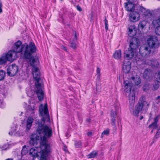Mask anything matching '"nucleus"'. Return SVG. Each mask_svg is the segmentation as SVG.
<instances>
[{
    "instance_id": "nucleus-39",
    "label": "nucleus",
    "mask_w": 160,
    "mask_h": 160,
    "mask_svg": "<svg viewBox=\"0 0 160 160\" xmlns=\"http://www.w3.org/2000/svg\"><path fill=\"white\" fill-rule=\"evenodd\" d=\"M104 22L105 23V29L106 31L108 30V20L105 18V20H104Z\"/></svg>"
},
{
    "instance_id": "nucleus-16",
    "label": "nucleus",
    "mask_w": 160,
    "mask_h": 160,
    "mask_svg": "<svg viewBox=\"0 0 160 160\" xmlns=\"http://www.w3.org/2000/svg\"><path fill=\"white\" fill-rule=\"evenodd\" d=\"M146 63L148 65L151 66L152 68L158 67L159 65V63L157 60L151 59L147 60Z\"/></svg>"
},
{
    "instance_id": "nucleus-11",
    "label": "nucleus",
    "mask_w": 160,
    "mask_h": 160,
    "mask_svg": "<svg viewBox=\"0 0 160 160\" xmlns=\"http://www.w3.org/2000/svg\"><path fill=\"white\" fill-rule=\"evenodd\" d=\"M128 77V78L130 80L132 83H134L135 85H138L141 83V79L139 77L136 76L135 77L133 76L131 73H129Z\"/></svg>"
},
{
    "instance_id": "nucleus-24",
    "label": "nucleus",
    "mask_w": 160,
    "mask_h": 160,
    "mask_svg": "<svg viewBox=\"0 0 160 160\" xmlns=\"http://www.w3.org/2000/svg\"><path fill=\"white\" fill-rule=\"evenodd\" d=\"M113 57L116 59H119L121 57V53L120 50L116 51L113 54Z\"/></svg>"
},
{
    "instance_id": "nucleus-31",
    "label": "nucleus",
    "mask_w": 160,
    "mask_h": 160,
    "mask_svg": "<svg viewBox=\"0 0 160 160\" xmlns=\"http://www.w3.org/2000/svg\"><path fill=\"white\" fill-rule=\"evenodd\" d=\"M116 119L115 118H111V123L112 126H113V129L114 131H116L117 130V128L116 126L115 123Z\"/></svg>"
},
{
    "instance_id": "nucleus-43",
    "label": "nucleus",
    "mask_w": 160,
    "mask_h": 160,
    "mask_svg": "<svg viewBox=\"0 0 160 160\" xmlns=\"http://www.w3.org/2000/svg\"><path fill=\"white\" fill-rule=\"evenodd\" d=\"M156 103H158L160 102V96H158L156 99Z\"/></svg>"
},
{
    "instance_id": "nucleus-49",
    "label": "nucleus",
    "mask_w": 160,
    "mask_h": 160,
    "mask_svg": "<svg viewBox=\"0 0 160 160\" xmlns=\"http://www.w3.org/2000/svg\"><path fill=\"white\" fill-rule=\"evenodd\" d=\"M92 133L91 132H88L87 133V135L89 136H90L92 135Z\"/></svg>"
},
{
    "instance_id": "nucleus-29",
    "label": "nucleus",
    "mask_w": 160,
    "mask_h": 160,
    "mask_svg": "<svg viewBox=\"0 0 160 160\" xmlns=\"http://www.w3.org/2000/svg\"><path fill=\"white\" fill-rule=\"evenodd\" d=\"M28 152V150L27 148L25 146H24L23 147V148L21 151V154L22 156L25 155Z\"/></svg>"
},
{
    "instance_id": "nucleus-2",
    "label": "nucleus",
    "mask_w": 160,
    "mask_h": 160,
    "mask_svg": "<svg viewBox=\"0 0 160 160\" xmlns=\"http://www.w3.org/2000/svg\"><path fill=\"white\" fill-rule=\"evenodd\" d=\"M37 134H32L30 137V144L32 146L37 145L38 142H40L41 145L40 160H46V156L49 151V145L47 144V138L52 136V132L51 128L46 125L44 126L41 122L36 123Z\"/></svg>"
},
{
    "instance_id": "nucleus-57",
    "label": "nucleus",
    "mask_w": 160,
    "mask_h": 160,
    "mask_svg": "<svg viewBox=\"0 0 160 160\" xmlns=\"http://www.w3.org/2000/svg\"><path fill=\"white\" fill-rule=\"evenodd\" d=\"M68 134H66V137H68Z\"/></svg>"
},
{
    "instance_id": "nucleus-53",
    "label": "nucleus",
    "mask_w": 160,
    "mask_h": 160,
    "mask_svg": "<svg viewBox=\"0 0 160 160\" xmlns=\"http://www.w3.org/2000/svg\"><path fill=\"white\" fill-rule=\"evenodd\" d=\"M5 160H13V159L11 158H8L7 159H6Z\"/></svg>"
},
{
    "instance_id": "nucleus-5",
    "label": "nucleus",
    "mask_w": 160,
    "mask_h": 160,
    "mask_svg": "<svg viewBox=\"0 0 160 160\" xmlns=\"http://www.w3.org/2000/svg\"><path fill=\"white\" fill-rule=\"evenodd\" d=\"M129 101L130 103V113L135 116H138L139 113L142 109L140 104H137L135 106V109H133V108L135 102V94L133 92H131L130 93L129 97Z\"/></svg>"
},
{
    "instance_id": "nucleus-13",
    "label": "nucleus",
    "mask_w": 160,
    "mask_h": 160,
    "mask_svg": "<svg viewBox=\"0 0 160 160\" xmlns=\"http://www.w3.org/2000/svg\"><path fill=\"white\" fill-rule=\"evenodd\" d=\"M137 13H138L139 15V14H143L145 16L148 15L149 14H151L149 11L146 10V8L142 7H138L135 9Z\"/></svg>"
},
{
    "instance_id": "nucleus-28",
    "label": "nucleus",
    "mask_w": 160,
    "mask_h": 160,
    "mask_svg": "<svg viewBox=\"0 0 160 160\" xmlns=\"http://www.w3.org/2000/svg\"><path fill=\"white\" fill-rule=\"evenodd\" d=\"M143 90L144 91L147 92L149 91L150 88V85L148 83H146L143 86Z\"/></svg>"
},
{
    "instance_id": "nucleus-59",
    "label": "nucleus",
    "mask_w": 160,
    "mask_h": 160,
    "mask_svg": "<svg viewBox=\"0 0 160 160\" xmlns=\"http://www.w3.org/2000/svg\"><path fill=\"white\" fill-rule=\"evenodd\" d=\"M159 10L160 11V8L159 9Z\"/></svg>"
},
{
    "instance_id": "nucleus-45",
    "label": "nucleus",
    "mask_w": 160,
    "mask_h": 160,
    "mask_svg": "<svg viewBox=\"0 0 160 160\" xmlns=\"http://www.w3.org/2000/svg\"><path fill=\"white\" fill-rule=\"evenodd\" d=\"M2 4L1 2H0V13H2Z\"/></svg>"
},
{
    "instance_id": "nucleus-35",
    "label": "nucleus",
    "mask_w": 160,
    "mask_h": 160,
    "mask_svg": "<svg viewBox=\"0 0 160 160\" xmlns=\"http://www.w3.org/2000/svg\"><path fill=\"white\" fill-rule=\"evenodd\" d=\"M75 146L76 148H78L81 146V142L80 141H76L75 142Z\"/></svg>"
},
{
    "instance_id": "nucleus-32",
    "label": "nucleus",
    "mask_w": 160,
    "mask_h": 160,
    "mask_svg": "<svg viewBox=\"0 0 160 160\" xmlns=\"http://www.w3.org/2000/svg\"><path fill=\"white\" fill-rule=\"evenodd\" d=\"M5 75V72L2 70L0 71V81L3 80Z\"/></svg>"
},
{
    "instance_id": "nucleus-54",
    "label": "nucleus",
    "mask_w": 160,
    "mask_h": 160,
    "mask_svg": "<svg viewBox=\"0 0 160 160\" xmlns=\"http://www.w3.org/2000/svg\"><path fill=\"white\" fill-rule=\"evenodd\" d=\"M143 118V117L142 116H140V120H142Z\"/></svg>"
},
{
    "instance_id": "nucleus-51",
    "label": "nucleus",
    "mask_w": 160,
    "mask_h": 160,
    "mask_svg": "<svg viewBox=\"0 0 160 160\" xmlns=\"http://www.w3.org/2000/svg\"><path fill=\"white\" fill-rule=\"evenodd\" d=\"M48 108V107H47V104H45L44 105V107L43 108Z\"/></svg>"
},
{
    "instance_id": "nucleus-18",
    "label": "nucleus",
    "mask_w": 160,
    "mask_h": 160,
    "mask_svg": "<svg viewBox=\"0 0 160 160\" xmlns=\"http://www.w3.org/2000/svg\"><path fill=\"white\" fill-rule=\"evenodd\" d=\"M33 121V118L32 117L29 116L28 118L26 121V128L27 129H30Z\"/></svg>"
},
{
    "instance_id": "nucleus-40",
    "label": "nucleus",
    "mask_w": 160,
    "mask_h": 160,
    "mask_svg": "<svg viewBox=\"0 0 160 160\" xmlns=\"http://www.w3.org/2000/svg\"><path fill=\"white\" fill-rule=\"evenodd\" d=\"M101 87L96 84V91L97 93H98L101 91Z\"/></svg>"
},
{
    "instance_id": "nucleus-20",
    "label": "nucleus",
    "mask_w": 160,
    "mask_h": 160,
    "mask_svg": "<svg viewBox=\"0 0 160 160\" xmlns=\"http://www.w3.org/2000/svg\"><path fill=\"white\" fill-rule=\"evenodd\" d=\"M124 89L125 91L127 92H129L131 91V86L128 81H125L124 82Z\"/></svg>"
},
{
    "instance_id": "nucleus-30",
    "label": "nucleus",
    "mask_w": 160,
    "mask_h": 160,
    "mask_svg": "<svg viewBox=\"0 0 160 160\" xmlns=\"http://www.w3.org/2000/svg\"><path fill=\"white\" fill-rule=\"evenodd\" d=\"M28 112H30L31 114H33L34 113L35 108L33 106H31L29 105L27 107Z\"/></svg>"
},
{
    "instance_id": "nucleus-4",
    "label": "nucleus",
    "mask_w": 160,
    "mask_h": 160,
    "mask_svg": "<svg viewBox=\"0 0 160 160\" xmlns=\"http://www.w3.org/2000/svg\"><path fill=\"white\" fill-rule=\"evenodd\" d=\"M18 42H20L21 43V45H20L21 46L24 44V43L22 44V42L20 40H18L16 42L14 45L13 50L9 51L7 54L2 55L0 58V65L5 64L7 61L11 62H12L16 57L17 53H20L21 56L23 58V56L22 55V52H18L15 50V48H16L17 46L16 44Z\"/></svg>"
},
{
    "instance_id": "nucleus-33",
    "label": "nucleus",
    "mask_w": 160,
    "mask_h": 160,
    "mask_svg": "<svg viewBox=\"0 0 160 160\" xmlns=\"http://www.w3.org/2000/svg\"><path fill=\"white\" fill-rule=\"evenodd\" d=\"M30 154L32 155L33 156H35L36 153L35 149L34 148H32L29 151Z\"/></svg>"
},
{
    "instance_id": "nucleus-9",
    "label": "nucleus",
    "mask_w": 160,
    "mask_h": 160,
    "mask_svg": "<svg viewBox=\"0 0 160 160\" xmlns=\"http://www.w3.org/2000/svg\"><path fill=\"white\" fill-rule=\"evenodd\" d=\"M139 104L141 106L142 110L147 109L149 105V102L148 101H146L145 97L143 96L140 98L139 101L137 104Z\"/></svg>"
},
{
    "instance_id": "nucleus-58",
    "label": "nucleus",
    "mask_w": 160,
    "mask_h": 160,
    "mask_svg": "<svg viewBox=\"0 0 160 160\" xmlns=\"http://www.w3.org/2000/svg\"><path fill=\"white\" fill-rule=\"evenodd\" d=\"M153 132V130H152V131H151V132L152 133V132Z\"/></svg>"
},
{
    "instance_id": "nucleus-19",
    "label": "nucleus",
    "mask_w": 160,
    "mask_h": 160,
    "mask_svg": "<svg viewBox=\"0 0 160 160\" xmlns=\"http://www.w3.org/2000/svg\"><path fill=\"white\" fill-rule=\"evenodd\" d=\"M115 112L113 110H111L110 112V116L111 118H115L116 117L117 114L118 112L120 109V108L119 105H116L115 106Z\"/></svg>"
},
{
    "instance_id": "nucleus-52",
    "label": "nucleus",
    "mask_w": 160,
    "mask_h": 160,
    "mask_svg": "<svg viewBox=\"0 0 160 160\" xmlns=\"http://www.w3.org/2000/svg\"><path fill=\"white\" fill-rule=\"evenodd\" d=\"M13 132H9V134L11 135H12L13 134Z\"/></svg>"
},
{
    "instance_id": "nucleus-42",
    "label": "nucleus",
    "mask_w": 160,
    "mask_h": 160,
    "mask_svg": "<svg viewBox=\"0 0 160 160\" xmlns=\"http://www.w3.org/2000/svg\"><path fill=\"white\" fill-rule=\"evenodd\" d=\"M100 69L98 68H97V75H100Z\"/></svg>"
},
{
    "instance_id": "nucleus-34",
    "label": "nucleus",
    "mask_w": 160,
    "mask_h": 160,
    "mask_svg": "<svg viewBox=\"0 0 160 160\" xmlns=\"http://www.w3.org/2000/svg\"><path fill=\"white\" fill-rule=\"evenodd\" d=\"M109 129H107L104 130L102 133L101 136L102 138L104 135H108L109 133Z\"/></svg>"
},
{
    "instance_id": "nucleus-10",
    "label": "nucleus",
    "mask_w": 160,
    "mask_h": 160,
    "mask_svg": "<svg viewBox=\"0 0 160 160\" xmlns=\"http://www.w3.org/2000/svg\"><path fill=\"white\" fill-rule=\"evenodd\" d=\"M143 77L144 79L147 80H150L153 77L152 71L149 68L146 69L143 72Z\"/></svg>"
},
{
    "instance_id": "nucleus-27",
    "label": "nucleus",
    "mask_w": 160,
    "mask_h": 160,
    "mask_svg": "<svg viewBox=\"0 0 160 160\" xmlns=\"http://www.w3.org/2000/svg\"><path fill=\"white\" fill-rule=\"evenodd\" d=\"M98 154V151H93L88 155V158H94Z\"/></svg>"
},
{
    "instance_id": "nucleus-22",
    "label": "nucleus",
    "mask_w": 160,
    "mask_h": 160,
    "mask_svg": "<svg viewBox=\"0 0 160 160\" xmlns=\"http://www.w3.org/2000/svg\"><path fill=\"white\" fill-rule=\"evenodd\" d=\"M39 111L41 115L43 114V112L44 114L46 115L47 118L49 119V116L48 114V108H39Z\"/></svg>"
},
{
    "instance_id": "nucleus-7",
    "label": "nucleus",
    "mask_w": 160,
    "mask_h": 160,
    "mask_svg": "<svg viewBox=\"0 0 160 160\" xmlns=\"http://www.w3.org/2000/svg\"><path fill=\"white\" fill-rule=\"evenodd\" d=\"M18 67L15 64L10 65L7 69V74L10 76H15L18 72Z\"/></svg>"
},
{
    "instance_id": "nucleus-25",
    "label": "nucleus",
    "mask_w": 160,
    "mask_h": 160,
    "mask_svg": "<svg viewBox=\"0 0 160 160\" xmlns=\"http://www.w3.org/2000/svg\"><path fill=\"white\" fill-rule=\"evenodd\" d=\"M152 24L154 27L156 25L160 26V15L157 18L152 21Z\"/></svg>"
},
{
    "instance_id": "nucleus-55",
    "label": "nucleus",
    "mask_w": 160,
    "mask_h": 160,
    "mask_svg": "<svg viewBox=\"0 0 160 160\" xmlns=\"http://www.w3.org/2000/svg\"><path fill=\"white\" fill-rule=\"evenodd\" d=\"M42 120L43 121V122H45V120L44 119V118H43L42 119Z\"/></svg>"
},
{
    "instance_id": "nucleus-47",
    "label": "nucleus",
    "mask_w": 160,
    "mask_h": 160,
    "mask_svg": "<svg viewBox=\"0 0 160 160\" xmlns=\"http://www.w3.org/2000/svg\"><path fill=\"white\" fill-rule=\"evenodd\" d=\"M97 82H99L100 80V75H97Z\"/></svg>"
},
{
    "instance_id": "nucleus-36",
    "label": "nucleus",
    "mask_w": 160,
    "mask_h": 160,
    "mask_svg": "<svg viewBox=\"0 0 160 160\" xmlns=\"http://www.w3.org/2000/svg\"><path fill=\"white\" fill-rule=\"evenodd\" d=\"M155 31L156 34L158 35H160V26L157 27Z\"/></svg>"
},
{
    "instance_id": "nucleus-41",
    "label": "nucleus",
    "mask_w": 160,
    "mask_h": 160,
    "mask_svg": "<svg viewBox=\"0 0 160 160\" xmlns=\"http://www.w3.org/2000/svg\"><path fill=\"white\" fill-rule=\"evenodd\" d=\"M71 47L72 48H75L76 47V43L74 42H72L71 43Z\"/></svg>"
},
{
    "instance_id": "nucleus-8",
    "label": "nucleus",
    "mask_w": 160,
    "mask_h": 160,
    "mask_svg": "<svg viewBox=\"0 0 160 160\" xmlns=\"http://www.w3.org/2000/svg\"><path fill=\"white\" fill-rule=\"evenodd\" d=\"M151 50L150 48L146 45L141 46L139 48V53L142 57H145L150 53Z\"/></svg>"
},
{
    "instance_id": "nucleus-15",
    "label": "nucleus",
    "mask_w": 160,
    "mask_h": 160,
    "mask_svg": "<svg viewBox=\"0 0 160 160\" xmlns=\"http://www.w3.org/2000/svg\"><path fill=\"white\" fill-rule=\"evenodd\" d=\"M125 8L128 11L131 12H132L136 11L135 9L134 5L132 3L128 2V3H125Z\"/></svg>"
},
{
    "instance_id": "nucleus-48",
    "label": "nucleus",
    "mask_w": 160,
    "mask_h": 160,
    "mask_svg": "<svg viewBox=\"0 0 160 160\" xmlns=\"http://www.w3.org/2000/svg\"><path fill=\"white\" fill-rule=\"evenodd\" d=\"M86 121L87 122L90 123L91 122V119L89 118L86 119Z\"/></svg>"
},
{
    "instance_id": "nucleus-3",
    "label": "nucleus",
    "mask_w": 160,
    "mask_h": 160,
    "mask_svg": "<svg viewBox=\"0 0 160 160\" xmlns=\"http://www.w3.org/2000/svg\"><path fill=\"white\" fill-rule=\"evenodd\" d=\"M139 41L136 38H132L130 41L129 48L124 53V58L126 60H130L134 56V52L139 46Z\"/></svg>"
},
{
    "instance_id": "nucleus-60",
    "label": "nucleus",
    "mask_w": 160,
    "mask_h": 160,
    "mask_svg": "<svg viewBox=\"0 0 160 160\" xmlns=\"http://www.w3.org/2000/svg\"><path fill=\"white\" fill-rule=\"evenodd\" d=\"M61 1H62V0H61Z\"/></svg>"
},
{
    "instance_id": "nucleus-17",
    "label": "nucleus",
    "mask_w": 160,
    "mask_h": 160,
    "mask_svg": "<svg viewBox=\"0 0 160 160\" xmlns=\"http://www.w3.org/2000/svg\"><path fill=\"white\" fill-rule=\"evenodd\" d=\"M159 116H157L154 118V122L149 125V128H152L153 129H155L158 128V125L157 123L159 119Z\"/></svg>"
},
{
    "instance_id": "nucleus-50",
    "label": "nucleus",
    "mask_w": 160,
    "mask_h": 160,
    "mask_svg": "<svg viewBox=\"0 0 160 160\" xmlns=\"http://www.w3.org/2000/svg\"><path fill=\"white\" fill-rule=\"evenodd\" d=\"M74 37H75V39H76L77 38V36L76 32H74Z\"/></svg>"
},
{
    "instance_id": "nucleus-12",
    "label": "nucleus",
    "mask_w": 160,
    "mask_h": 160,
    "mask_svg": "<svg viewBox=\"0 0 160 160\" xmlns=\"http://www.w3.org/2000/svg\"><path fill=\"white\" fill-rule=\"evenodd\" d=\"M127 61H124L123 65L122 66V70L125 73H128L129 72L131 68L130 62L128 61L129 60H127Z\"/></svg>"
},
{
    "instance_id": "nucleus-21",
    "label": "nucleus",
    "mask_w": 160,
    "mask_h": 160,
    "mask_svg": "<svg viewBox=\"0 0 160 160\" xmlns=\"http://www.w3.org/2000/svg\"><path fill=\"white\" fill-rule=\"evenodd\" d=\"M160 137V125L159 127L158 128L157 132L154 136V138H153L152 142L151 143V145H152L156 141V139L159 138Z\"/></svg>"
},
{
    "instance_id": "nucleus-6",
    "label": "nucleus",
    "mask_w": 160,
    "mask_h": 160,
    "mask_svg": "<svg viewBox=\"0 0 160 160\" xmlns=\"http://www.w3.org/2000/svg\"><path fill=\"white\" fill-rule=\"evenodd\" d=\"M147 43L150 48H157L159 46L157 38L155 36H151L147 40Z\"/></svg>"
},
{
    "instance_id": "nucleus-46",
    "label": "nucleus",
    "mask_w": 160,
    "mask_h": 160,
    "mask_svg": "<svg viewBox=\"0 0 160 160\" xmlns=\"http://www.w3.org/2000/svg\"><path fill=\"white\" fill-rule=\"evenodd\" d=\"M61 48L62 49L64 50V51H67V48L65 47V46H64L63 45H62L61 46Z\"/></svg>"
},
{
    "instance_id": "nucleus-14",
    "label": "nucleus",
    "mask_w": 160,
    "mask_h": 160,
    "mask_svg": "<svg viewBox=\"0 0 160 160\" xmlns=\"http://www.w3.org/2000/svg\"><path fill=\"white\" fill-rule=\"evenodd\" d=\"M140 17L138 13L136 11L132 12L129 15V19L131 22H133L137 21V18Z\"/></svg>"
},
{
    "instance_id": "nucleus-1",
    "label": "nucleus",
    "mask_w": 160,
    "mask_h": 160,
    "mask_svg": "<svg viewBox=\"0 0 160 160\" xmlns=\"http://www.w3.org/2000/svg\"><path fill=\"white\" fill-rule=\"evenodd\" d=\"M17 43L15 50L18 52H22V55L24 59L29 60V63L32 68V73L33 78L37 81L35 86L37 88L36 94L39 101L42 100L43 99L44 93L41 83L39 82L40 72L39 68L37 67L38 60V58L33 56V54L36 52L37 48L34 43L30 42L28 44L24 43V44L21 46V43Z\"/></svg>"
},
{
    "instance_id": "nucleus-37",
    "label": "nucleus",
    "mask_w": 160,
    "mask_h": 160,
    "mask_svg": "<svg viewBox=\"0 0 160 160\" xmlns=\"http://www.w3.org/2000/svg\"><path fill=\"white\" fill-rule=\"evenodd\" d=\"M159 85L158 83L157 82L156 83H155V84H154L153 85V87L152 88V89L153 90H157L159 87Z\"/></svg>"
},
{
    "instance_id": "nucleus-23",
    "label": "nucleus",
    "mask_w": 160,
    "mask_h": 160,
    "mask_svg": "<svg viewBox=\"0 0 160 160\" xmlns=\"http://www.w3.org/2000/svg\"><path fill=\"white\" fill-rule=\"evenodd\" d=\"M129 32L130 33L129 35L131 37H133L135 35L136 32L135 29L133 27H130L128 28Z\"/></svg>"
},
{
    "instance_id": "nucleus-38",
    "label": "nucleus",
    "mask_w": 160,
    "mask_h": 160,
    "mask_svg": "<svg viewBox=\"0 0 160 160\" xmlns=\"http://www.w3.org/2000/svg\"><path fill=\"white\" fill-rule=\"evenodd\" d=\"M156 81L160 83V71L158 72L156 77Z\"/></svg>"
},
{
    "instance_id": "nucleus-56",
    "label": "nucleus",
    "mask_w": 160,
    "mask_h": 160,
    "mask_svg": "<svg viewBox=\"0 0 160 160\" xmlns=\"http://www.w3.org/2000/svg\"><path fill=\"white\" fill-rule=\"evenodd\" d=\"M76 1V2H79V1H80V0H75Z\"/></svg>"
},
{
    "instance_id": "nucleus-26",
    "label": "nucleus",
    "mask_w": 160,
    "mask_h": 160,
    "mask_svg": "<svg viewBox=\"0 0 160 160\" xmlns=\"http://www.w3.org/2000/svg\"><path fill=\"white\" fill-rule=\"evenodd\" d=\"M147 24V22L145 21H142L140 22L138 28V29H143L144 27L146 26Z\"/></svg>"
},
{
    "instance_id": "nucleus-44",
    "label": "nucleus",
    "mask_w": 160,
    "mask_h": 160,
    "mask_svg": "<svg viewBox=\"0 0 160 160\" xmlns=\"http://www.w3.org/2000/svg\"><path fill=\"white\" fill-rule=\"evenodd\" d=\"M76 8L79 11H81L82 10V8L79 5H77L76 6Z\"/></svg>"
}]
</instances>
